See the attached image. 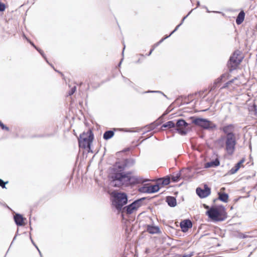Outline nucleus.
Returning <instances> with one entry per match:
<instances>
[{
	"instance_id": "f257e3e1",
	"label": "nucleus",
	"mask_w": 257,
	"mask_h": 257,
	"mask_svg": "<svg viewBox=\"0 0 257 257\" xmlns=\"http://www.w3.org/2000/svg\"><path fill=\"white\" fill-rule=\"evenodd\" d=\"M126 165L121 163H116L111 169L110 178L111 184L115 187L128 186L138 182V179L132 175L131 172H125Z\"/></svg>"
},
{
	"instance_id": "f03ea898",
	"label": "nucleus",
	"mask_w": 257,
	"mask_h": 257,
	"mask_svg": "<svg viewBox=\"0 0 257 257\" xmlns=\"http://www.w3.org/2000/svg\"><path fill=\"white\" fill-rule=\"evenodd\" d=\"M235 128L236 125L234 124H225L219 128V130L224 134L221 138L224 142L225 151L229 156H232L235 150L238 140V134L235 133Z\"/></svg>"
},
{
	"instance_id": "7ed1b4c3",
	"label": "nucleus",
	"mask_w": 257,
	"mask_h": 257,
	"mask_svg": "<svg viewBox=\"0 0 257 257\" xmlns=\"http://www.w3.org/2000/svg\"><path fill=\"white\" fill-rule=\"evenodd\" d=\"M206 213L210 219L216 221H222L227 218V214L223 207H211Z\"/></svg>"
},
{
	"instance_id": "20e7f679",
	"label": "nucleus",
	"mask_w": 257,
	"mask_h": 257,
	"mask_svg": "<svg viewBox=\"0 0 257 257\" xmlns=\"http://www.w3.org/2000/svg\"><path fill=\"white\" fill-rule=\"evenodd\" d=\"M93 134L91 130L84 132L80 135L78 139L79 146L83 149H90L91 144L93 140Z\"/></svg>"
},
{
	"instance_id": "39448f33",
	"label": "nucleus",
	"mask_w": 257,
	"mask_h": 257,
	"mask_svg": "<svg viewBox=\"0 0 257 257\" xmlns=\"http://www.w3.org/2000/svg\"><path fill=\"white\" fill-rule=\"evenodd\" d=\"M192 122L195 125L207 130H214L217 128V125L213 122L206 118L191 117Z\"/></svg>"
},
{
	"instance_id": "423d86ee",
	"label": "nucleus",
	"mask_w": 257,
	"mask_h": 257,
	"mask_svg": "<svg viewBox=\"0 0 257 257\" xmlns=\"http://www.w3.org/2000/svg\"><path fill=\"white\" fill-rule=\"evenodd\" d=\"M243 59V57L239 51H235L230 56L227 63L229 71L231 72L236 69Z\"/></svg>"
},
{
	"instance_id": "0eeeda50",
	"label": "nucleus",
	"mask_w": 257,
	"mask_h": 257,
	"mask_svg": "<svg viewBox=\"0 0 257 257\" xmlns=\"http://www.w3.org/2000/svg\"><path fill=\"white\" fill-rule=\"evenodd\" d=\"M127 203V196L125 193H117L114 195L113 205L118 210H121L123 206Z\"/></svg>"
},
{
	"instance_id": "6e6552de",
	"label": "nucleus",
	"mask_w": 257,
	"mask_h": 257,
	"mask_svg": "<svg viewBox=\"0 0 257 257\" xmlns=\"http://www.w3.org/2000/svg\"><path fill=\"white\" fill-rule=\"evenodd\" d=\"M189 124L183 119H179L175 122V130L182 136H185L189 131Z\"/></svg>"
},
{
	"instance_id": "1a4fd4ad",
	"label": "nucleus",
	"mask_w": 257,
	"mask_h": 257,
	"mask_svg": "<svg viewBox=\"0 0 257 257\" xmlns=\"http://www.w3.org/2000/svg\"><path fill=\"white\" fill-rule=\"evenodd\" d=\"M197 194L201 198H204L208 196L211 193V189L207 185L205 184L203 186V189L198 187L196 190Z\"/></svg>"
},
{
	"instance_id": "9d476101",
	"label": "nucleus",
	"mask_w": 257,
	"mask_h": 257,
	"mask_svg": "<svg viewBox=\"0 0 257 257\" xmlns=\"http://www.w3.org/2000/svg\"><path fill=\"white\" fill-rule=\"evenodd\" d=\"M192 226V222L189 219H186L181 222L180 227L183 232H186Z\"/></svg>"
},
{
	"instance_id": "9b49d317",
	"label": "nucleus",
	"mask_w": 257,
	"mask_h": 257,
	"mask_svg": "<svg viewBox=\"0 0 257 257\" xmlns=\"http://www.w3.org/2000/svg\"><path fill=\"white\" fill-rule=\"evenodd\" d=\"M147 231L150 234H159L161 232L160 228L157 226L147 225Z\"/></svg>"
},
{
	"instance_id": "f8f14e48",
	"label": "nucleus",
	"mask_w": 257,
	"mask_h": 257,
	"mask_svg": "<svg viewBox=\"0 0 257 257\" xmlns=\"http://www.w3.org/2000/svg\"><path fill=\"white\" fill-rule=\"evenodd\" d=\"M135 207L134 206L132 203L125 207H123V208L121 209L122 213H125L127 214H131L133 213L135 211H136L135 209Z\"/></svg>"
},
{
	"instance_id": "ddd939ff",
	"label": "nucleus",
	"mask_w": 257,
	"mask_h": 257,
	"mask_svg": "<svg viewBox=\"0 0 257 257\" xmlns=\"http://www.w3.org/2000/svg\"><path fill=\"white\" fill-rule=\"evenodd\" d=\"M146 199L145 197H143L134 201L132 204L135 207V209L137 210L140 207L144 205L143 201Z\"/></svg>"
},
{
	"instance_id": "4468645a",
	"label": "nucleus",
	"mask_w": 257,
	"mask_h": 257,
	"mask_svg": "<svg viewBox=\"0 0 257 257\" xmlns=\"http://www.w3.org/2000/svg\"><path fill=\"white\" fill-rule=\"evenodd\" d=\"M14 220H15L16 224L17 225H18V226L23 225V224H24L23 221H24V218H23L22 215H21L20 214H16L14 216Z\"/></svg>"
},
{
	"instance_id": "2eb2a0df",
	"label": "nucleus",
	"mask_w": 257,
	"mask_h": 257,
	"mask_svg": "<svg viewBox=\"0 0 257 257\" xmlns=\"http://www.w3.org/2000/svg\"><path fill=\"white\" fill-rule=\"evenodd\" d=\"M244 162L243 160L238 162L233 167H232L229 171L230 174H234L237 172L241 167V165Z\"/></svg>"
},
{
	"instance_id": "dca6fc26",
	"label": "nucleus",
	"mask_w": 257,
	"mask_h": 257,
	"mask_svg": "<svg viewBox=\"0 0 257 257\" xmlns=\"http://www.w3.org/2000/svg\"><path fill=\"white\" fill-rule=\"evenodd\" d=\"M166 202L170 207H174L176 206V199L174 197L168 196L166 197Z\"/></svg>"
},
{
	"instance_id": "f3484780",
	"label": "nucleus",
	"mask_w": 257,
	"mask_h": 257,
	"mask_svg": "<svg viewBox=\"0 0 257 257\" xmlns=\"http://www.w3.org/2000/svg\"><path fill=\"white\" fill-rule=\"evenodd\" d=\"M159 183L154 185L148 186V189L147 190L148 193H154L158 192L160 190V186Z\"/></svg>"
},
{
	"instance_id": "a211bd4d",
	"label": "nucleus",
	"mask_w": 257,
	"mask_h": 257,
	"mask_svg": "<svg viewBox=\"0 0 257 257\" xmlns=\"http://www.w3.org/2000/svg\"><path fill=\"white\" fill-rule=\"evenodd\" d=\"M245 17V13L243 11H241L238 15L236 19V23L237 25L241 24L243 21H244Z\"/></svg>"
},
{
	"instance_id": "6ab92c4d",
	"label": "nucleus",
	"mask_w": 257,
	"mask_h": 257,
	"mask_svg": "<svg viewBox=\"0 0 257 257\" xmlns=\"http://www.w3.org/2000/svg\"><path fill=\"white\" fill-rule=\"evenodd\" d=\"M220 164V162L218 159H216L214 161H210L206 163L205 167L206 168H210L213 167H217L219 166Z\"/></svg>"
},
{
	"instance_id": "aec40b11",
	"label": "nucleus",
	"mask_w": 257,
	"mask_h": 257,
	"mask_svg": "<svg viewBox=\"0 0 257 257\" xmlns=\"http://www.w3.org/2000/svg\"><path fill=\"white\" fill-rule=\"evenodd\" d=\"M162 127L172 128H175V122L173 120H170L166 122L162 125Z\"/></svg>"
},
{
	"instance_id": "412c9836",
	"label": "nucleus",
	"mask_w": 257,
	"mask_h": 257,
	"mask_svg": "<svg viewBox=\"0 0 257 257\" xmlns=\"http://www.w3.org/2000/svg\"><path fill=\"white\" fill-rule=\"evenodd\" d=\"M114 134L113 131L111 130L107 131L104 133L103 138L104 140H108L111 139L114 136Z\"/></svg>"
},
{
	"instance_id": "4be33fe9",
	"label": "nucleus",
	"mask_w": 257,
	"mask_h": 257,
	"mask_svg": "<svg viewBox=\"0 0 257 257\" xmlns=\"http://www.w3.org/2000/svg\"><path fill=\"white\" fill-rule=\"evenodd\" d=\"M158 183L159 185H167L170 183V179L169 177L166 178H160L158 180Z\"/></svg>"
},
{
	"instance_id": "5701e85b",
	"label": "nucleus",
	"mask_w": 257,
	"mask_h": 257,
	"mask_svg": "<svg viewBox=\"0 0 257 257\" xmlns=\"http://www.w3.org/2000/svg\"><path fill=\"white\" fill-rule=\"evenodd\" d=\"M219 199L223 202H227L228 199V195L225 193H218Z\"/></svg>"
},
{
	"instance_id": "b1692460",
	"label": "nucleus",
	"mask_w": 257,
	"mask_h": 257,
	"mask_svg": "<svg viewBox=\"0 0 257 257\" xmlns=\"http://www.w3.org/2000/svg\"><path fill=\"white\" fill-rule=\"evenodd\" d=\"M181 25L179 24L178 26H177L175 28V29L171 33V34L169 36H167L165 38H162L159 42H158L157 43L155 44V46H157L159 44L161 43L165 39H166L168 38V37H169L172 34H173L175 31H176L178 29V28H179V27Z\"/></svg>"
},
{
	"instance_id": "393cba45",
	"label": "nucleus",
	"mask_w": 257,
	"mask_h": 257,
	"mask_svg": "<svg viewBox=\"0 0 257 257\" xmlns=\"http://www.w3.org/2000/svg\"><path fill=\"white\" fill-rule=\"evenodd\" d=\"M249 111L251 114L257 116V105L253 104L249 108Z\"/></svg>"
},
{
	"instance_id": "a878e982",
	"label": "nucleus",
	"mask_w": 257,
	"mask_h": 257,
	"mask_svg": "<svg viewBox=\"0 0 257 257\" xmlns=\"http://www.w3.org/2000/svg\"><path fill=\"white\" fill-rule=\"evenodd\" d=\"M181 178V173H179L176 174L175 175H173L171 177L172 181L173 182H178Z\"/></svg>"
},
{
	"instance_id": "bb28decb",
	"label": "nucleus",
	"mask_w": 257,
	"mask_h": 257,
	"mask_svg": "<svg viewBox=\"0 0 257 257\" xmlns=\"http://www.w3.org/2000/svg\"><path fill=\"white\" fill-rule=\"evenodd\" d=\"M226 77V74H223L221 75L219 77L216 79L215 80V82H216L219 86V84L223 81V79Z\"/></svg>"
},
{
	"instance_id": "cd10ccee",
	"label": "nucleus",
	"mask_w": 257,
	"mask_h": 257,
	"mask_svg": "<svg viewBox=\"0 0 257 257\" xmlns=\"http://www.w3.org/2000/svg\"><path fill=\"white\" fill-rule=\"evenodd\" d=\"M76 89V86H74L72 88H71V90L68 92V95L71 96L74 94Z\"/></svg>"
},
{
	"instance_id": "c85d7f7f",
	"label": "nucleus",
	"mask_w": 257,
	"mask_h": 257,
	"mask_svg": "<svg viewBox=\"0 0 257 257\" xmlns=\"http://www.w3.org/2000/svg\"><path fill=\"white\" fill-rule=\"evenodd\" d=\"M218 84L214 81L213 85H211V86L210 87V91L214 90L216 88L218 87Z\"/></svg>"
},
{
	"instance_id": "c756f323",
	"label": "nucleus",
	"mask_w": 257,
	"mask_h": 257,
	"mask_svg": "<svg viewBox=\"0 0 257 257\" xmlns=\"http://www.w3.org/2000/svg\"><path fill=\"white\" fill-rule=\"evenodd\" d=\"M0 126L3 130H5L7 131H9V128L6 126L1 120H0Z\"/></svg>"
},
{
	"instance_id": "7c9ffc66",
	"label": "nucleus",
	"mask_w": 257,
	"mask_h": 257,
	"mask_svg": "<svg viewBox=\"0 0 257 257\" xmlns=\"http://www.w3.org/2000/svg\"><path fill=\"white\" fill-rule=\"evenodd\" d=\"M8 183V181L4 182L3 180L0 179V186H1L3 188H6V184Z\"/></svg>"
},
{
	"instance_id": "2f4dec72",
	"label": "nucleus",
	"mask_w": 257,
	"mask_h": 257,
	"mask_svg": "<svg viewBox=\"0 0 257 257\" xmlns=\"http://www.w3.org/2000/svg\"><path fill=\"white\" fill-rule=\"evenodd\" d=\"M6 9L5 5L0 2V12H4Z\"/></svg>"
},
{
	"instance_id": "473e14b6",
	"label": "nucleus",
	"mask_w": 257,
	"mask_h": 257,
	"mask_svg": "<svg viewBox=\"0 0 257 257\" xmlns=\"http://www.w3.org/2000/svg\"><path fill=\"white\" fill-rule=\"evenodd\" d=\"M148 189V186H147V187H143L142 188H141L140 189V192H143V193H148V191H147V189Z\"/></svg>"
},
{
	"instance_id": "72a5a7b5",
	"label": "nucleus",
	"mask_w": 257,
	"mask_h": 257,
	"mask_svg": "<svg viewBox=\"0 0 257 257\" xmlns=\"http://www.w3.org/2000/svg\"><path fill=\"white\" fill-rule=\"evenodd\" d=\"M145 93H162L165 97H167L165 94H164L163 92L160 91H148Z\"/></svg>"
},
{
	"instance_id": "f704fd0d",
	"label": "nucleus",
	"mask_w": 257,
	"mask_h": 257,
	"mask_svg": "<svg viewBox=\"0 0 257 257\" xmlns=\"http://www.w3.org/2000/svg\"><path fill=\"white\" fill-rule=\"evenodd\" d=\"M123 78L124 81L125 83H127V84H130V85H131V84H133V83L129 79H128L127 78H125L124 77H123Z\"/></svg>"
},
{
	"instance_id": "c9c22d12",
	"label": "nucleus",
	"mask_w": 257,
	"mask_h": 257,
	"mask_svg": "<svg viewBox=\"0 0 257 257\" xmlns=\"http://www.w3.org/2000/svg\"><path fill=\"white\" fill-rule=\"evenodd\" d=\"M24 38H25L26 39H27V41H28L30 42V44H31V45H32V46H33V47L36 49H37V48H37V47L34 45V44L33 42H31L29 40H28V39H27V38L26 37V36H25V35H24Z\"/></svg>"
},
{
	"instance_id": "e433bc0d",
	"label": "nucleus",
	"mask_w": 257,
	"mask_h": 257,
	"mask_svg": "<svg viewBox=\"0 0 257 257\" xmlns=\"http://www.w3.org/2000/svg\"><path fill=\"white\" fill-rule=\"evenodd\" d=\"M37 50L41 54V55L45 59H46V57H45V56L44 55V53L43 52V51L42 50H41V49H39L38 48H37Z\"/></svg>"
},
{
	"instance_id": "4c0bfd02",
	"label": "nucleus",
	"mask_w": 257,
	"mask_h": 257,
	"mask_svg": "<svg viewBox=\"0 0 257 257\" xmlns=\"http://www.w3.org/2000/svg\"><path fill=\"white\" fill-rule=\"evenodd\" d=\"M37 50L41 54V55L45 59H46V57H45V56L44 55V53L43 52V51L42 50H41V49H39L38 48H37Z\"/></svg>"
},
{
	"instance_id": "58836bf2",
	"label": "nucleus",
	"mask_w": 257,
	"mask_h": 257,
	"mask_svg": "<svg viewBox=\"0 0 257 257\" xmlns=\"http://www.w3.org/2000/svg\"><path fill=\"white\" fill-rule=\"evenodd\" d=\"M229 85V83L228 82H227L226 83H224V85L220 88V89H223L228 87Z\"/></svg>"
},
{
	"instance_id": "ea45409f",
	"label": "nucleus",
	"mask_w": 257,
	"mask_h": 257,
	"mask_svg": "<svg viewBox=\"0 0 257 257\" xmlns=\"http://www.w3.org/2000/svg\"><path fill=\"white\" fill-rule=\"evenodd\" d=\"M190 14V12H189V13L188 14V15H187V16H186L185 17H184L182 19V21H181V23H180V25H182V24L183 23V22L184 21V20H185L186 19V18H187L189 15V14Z\"/></svg>"
},
{
	"instance_id": "a19ab883",
	"label": "nucleus",
	"mask_w": 257,
	"mask_h": 257,
	"mask_svg": "<svg viewBox=\"0 0 257 257\" xmlns=\"http://www.w3.org/2000/svg\"><path fill=\"white\" fill-rule=\"evenodd\" d=\"M235 79H236V78H234V79H231V80L228 81V82L230 84L233 83L234 82V80H235Z\"/></svg>"
},
{
	"instance_id": "79ce46f5",
	"label": "nucleus",
	"mask_w": 257,
	"mask_h": 257,
	"mask_svg": "<svg viewBox=\"0 0 257 257\" xmlns=\"http://www.w3.org/2000/svg\"><path fill=\"white\" fill-rule=\"evenodd\" d=\"M154 48L151 49L150 50V51L149 52V54H148V56H150L152 54V53L154 51Z\"/></svg>"
},
{
	"instance_id": "37998d69",
	"label": "nucleus",
	"mask_w": 257,
	"mask_h": 257,
	"mask_svg": "<svg viewBox=\"0 0 257 257\" xmlns=\"http://www.w3.org/2000/svg\"><path fill=\"white\" fill-rule=\"evenodd\" d=\"M240 237L242 238H245L247 237V235H245L244 234H241V235H240Z\"/></svg>"
},
{
	"instance_id": "c03bdc74",
	"label": "nucleus",
	"mask_w": 257,
	"mask_h": 257,
	"mask_svg": "<svg viewBox=\"0 0 257 257\" xmlns=\"http://www.w3.org/2000/svg\"><path fill=\"white\" fill-rule=\"evenodd\" d=\"M36 248H37V249H38V251H39V253H40V256H41V257H42V254H41V252L40 250L39 249V248H38V247L37 246H36Z\"/></svg>"
},
{
	"instance_id": "a18cd8bd",
	"label": "nucleus",
	"mask_w": 257,
	"mask_h": 257,
	"mask_svg": "<svg viewBox=\"0 0 257 257\" xmlns=\"http://www.w3.org/2000/svg\"><path fill=\"white\" fill-rule=\"evenodd\" d=\"M36 248H37V249H38V251H39V253H40V256H41V257H42V254H41V252L40 250L39 249V248H38V247L37 246H36Z\"/></svg>"
},
{
	"instance_id": "49530a36",
	"label": "nucleus",
	"mask_w": 257,
	"mask_h": 257,
	"mask_svg": "<svg viewBox=\"0 0 257 257\" xmlns=\"http://www.w3.org/2000/svg\"><path fill=\"white\" fill-rule=\"evenodd\" d=\"M16 236H17V235H16L14 236V238H13V241H12V243L13 242V241L16 239Z\"/></svg>"
},
{
	"instance_id": "de8ad7c7",
	"label": "nucleus",
	"mask_w": 257,
	"mask_h": 257,
	"mask_svg": "<svg viewBox=\"0 0 257 257\" xmlns=\"http://www.w3.org/2000/svg\"><path fill=\"white\" fill-rule=\"evenodd\" d=\"M31 241H32V242L33 244H34V245L36 247V246H37V245L35 244L34 242L33 241V240L32 239V238H31Z\"/></svg>"
},
{
	"instance_id": "09e8293b",
	"label": "nucleus",
	"mask_w": 257,
	"mask_h": 257,
	"mask_svg": "<svg viewBox=\"0 0 257 257\" xmlns=\"http://www.w3.org/2000/svg\"><path fill=\"white\" fill-rule=\"evenodd\" d=\"M197 6H198H198H199V5H200V2H199V1H198V2H197Z\"/></svg>"
},
{
	"instance_id": "8fccbe9b",
	"label": "nucleus",
	"mask_w": 257,
	"mask_h": 257,
	"mask_svg": "<svg viewBox=\"0 0 257 257\" xmlns=\"http://www.w3.org/2000/svg\"><path fill=\"white\" fill-rule=\"evenodd\" d=\"M122 60H123V59H121V60L120 62H119V64H118V66H120V64H121V62H122Z\"/></svg>"
},
{
	"instance_id": "3c124183",
	"label": "nucleus",
	"mask_w": 257,
	"mask_h": 257,
	"mask_svg": "<svg viewBox=\"0 0 257 257\" xmlns=\"http://www.w3.org/2000/svg\"><path fill=\"white\" fill-rule=\"evenodd\" d=\"M124 49H125V46L123 47V51H122V54L123 53V51H124Z\"/></svg>"
},
{
	"instance_id": "603ef678",
	"label": "nucleus",
	"mask_w": 257,
	"mask_h": 257,
	"mask_svg": "<svg viewBox=\"0 0 257 257\" xmlns=\"http://www.w3.org/2000/svg\"><path fill=\"white\" fill-rule=\"evenodd\" d=\"M214 13H218V12H214Z\"/></svg>"
}]
</instances>
